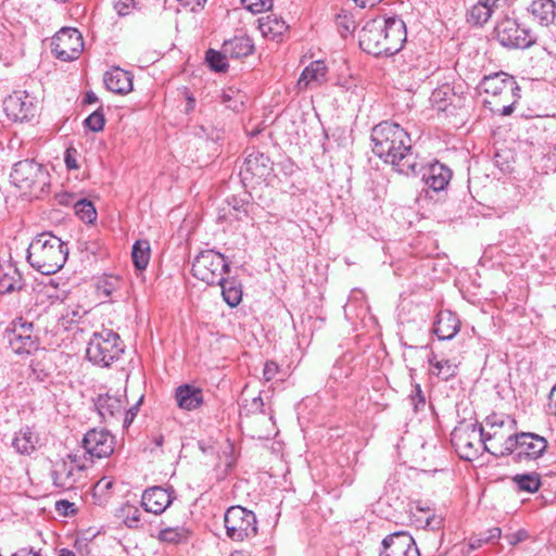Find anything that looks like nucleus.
I'll return each mask as SVG.
<instances>
[{
	"mask_svg": "<svg viewBox=\"0 0 556 556\" xmlns=\"http://www.w3.org/2000/svg\"><path fill=\"white\" fill-rule=\"evenodd\" d=\"M548 410L556 418V383L548 394Z\"/></svg>",
	"mask_w": 556,
	"mask_h": 556,
	"instance_id": "55",
	"label": "nucleus"
},
{
	"mask_svg": "<svg viewBox=\"0 0 556 556\" xmlns=\"http://www.w3.org/2000/svg\"><path fill=\"white\" fill-rule=\"evenodd\" d=\"M125 518L124 523L126 527L130 529H136L139 527L141 520V513L137 507L129 506L125 509Z\"/></svg>",
	"mask_w": 556,
	"mask_h": 556,
	"instance_id": "48",
	"label": "nucleus"
},
{
	"mask_svg": "<svg viewBox=\"0 0 556 556\" xmlns=\"http://www.w3.org/2000/svg\"><path fill=\"white\" fill-rule=\"evenodd\" d=\"M547 440L533 432L509 434L503 443L493 442L488 452L495 457L513 456L515 463L536 460L545 453Z\"/></svg>",
	"mask_w": 556,
	"mask_h": 556,
	"instance_id": "5",
	"label": "nucleus"
},
{
	"mask_svg": "<svg viewBox=\"0 0 556 556\" xmlns=\"http://www.w3.org/2000/svg\"><path fill=\"white\" fill-rule=\"evenodd\" d=\"M460 329V320L458 316L451 311H441L437 315L433 326V332L439 340L453 339Z\"/></svg>",
	"mask_w": 556,
	"mask_h": 556,
	"instance_id": "24",
	"label": "nucleus"
},
{
	"mask_svg": "<svg viewBox=\"0 0 556 556\" xmlns=\"http://www.w3.org/2000/svg\"><path fill=\"white\" fill-rule=\"evenodd\" d=\"M175 401L180 409H198L204 403L203 390L189 383L180 384L175 389Z\"/></svg>",
	"mask_w": 556,
	"mask_h": 556,
	"instance_id": "22",
	"label": "nucleus"
},
{
	"mask_svg": "<svg viewBox=\"0 0 556 556\" xmlns=\"http://www.w3.org/2000/svg\"><path fill=\"white\" fill-rule=\"evenodd\" d=\"M458 366L452 363L450 359H441L435 363L434 368L431 369V374L435 375L443 381L455 377L457 375Z\"/></svg>",
	"mask_w": 556,
	"mask_h": 556,
	"instance_id": "39",
	"label": "nucleus"
},
{
	"mask_svg": "<svg viewBox=\"0 0 556 556\" xmlns=\"http://www.w3.org/2000/svg\"><path fill=\"white\" fill-rule=\"evenodd\" d=\"M11 556H43L40 551H34L33 548H20Z\"/></svg>",
	"mask_w": 556,
	"mask_h": 556,
	"instance_id": "57",
	"label": "nucleus"
},
{
	"mask_svg": "<svg viewBox=\"0 0 556 556\" xmlns=\"http://www.w3.org/2000/svg\"><path fill=\"white\" fill-rule=\"evenodd\" d=\"M3 110L13 122H27L36 115L35 99L26 91L17 90L3 101Z\"/></svg>",
	"mask_w": 556,
	"mask_h": 556,
	"instance_id": "13",
	"label": "nucleus"
},
{
	"mask_svg": "<svg viewBox=\"0 0 556 556\" xmlns=\"http://www.w3.org/2000/svg\"><path fill=\"white\" fill-rule=\"evenodd\" d=\"M67 255L66 243L50 232L38 235L27 250V261L43 275L59 271L64 266Z\"/></svg>",
	"mask_w": 556,
	"mask_h": 556,
	"instance_id": "3",
	"label": "nucleus"
},
{
	"mask_svg": "<svg viewBox=\"0 0 556 556\" xmlns=\"http://www.w3.org/2000/svg\"><path fill=\"white\" fill-rule=\"evenodd\" d=\"M81 445L90 459L109 457L114 452V437L106 430L91 429L84 435Z\"/></svg>",
	"mask_w": 556,
	"mask_h": 556,
	"instance_id": "14",
	"label": "nucleus"
},
{
	"mask_svg": "<svg viewBox=\"0 0 556 556\" xmlns=\"http://www.w3.org/2000/svg\"><path fill=\"white\" fill-rule=\"evenodd\" d=\"M381 22L384 42L389 56L397 53L404 46L407 38L406 25L399 16H389Z\"/></svg>",
	"mask_w": 556,
	"mask_h": 556,
	"instance_id": "17",
	"label": "nucleus"
},
{
	"mask_svg": "<svg viewBox=\"0 0 556 556\" xmlns=\"http://www.w3.org/2000/svg\"><path fill=\"white\" fill-rule=\"evenodd\" d=\"M55 510L62 516H74L77 511L75 504L66 500H60L55 503Z\"/></svg>",
	"mask_w": 556,
	"mask_h": 556,
	"instance_id": "51",
	"label": "nucleus"
},
{
	"mask_svg": "<svg viewBox=\"0 0 556 556\" xmlns=\"http://www.w3.org/2000/svg\"><path fill=\"white\" fill-rule=\"evenodd\" d=\"M372 152L404 175H416L422 162L415 151L408 131L393 121H382L371 129Z\"/></svg>",
	"mask_w": 556,
	"mask_h": 556,
	"instance_id": "1",
	"label": "nucleus"
},
{
	"mask_svg": "<svg viewBox=\"0 0 556 556\" xmlns=\"http://www.w3.org/2000/svg\"><path fill=\"white\" fill-rule=\"evenodd\" d=\"M241 3L254 14L267 11L271 7V0H241Z\"/></svg>",
	"mask_w": 556,
	"mask_h": 556,
	"instance_id": "47",
	"label": "nucleus"
},
{
	"mask_svg": "<svg viewBox=\"0 0 556 556\" xmlns=\"http://www.w3.org/2000/svg\"><path fill=\"white\" fill-rule=\"evenodd\" d=\"M501 536V529L500 528H492L488 531V535H485L484 541L493 542Z\"/></svg>",
	"mask_w": 556,
	"mask_h": 556,
	"instance_id": "58",
	"label": "nucleus"
},
{
	"mask_svg": "<svg viewBox=\"0 0 556 556\" xmlns=\"http://www.w3.org/2000/svg\"><path fill=\"white\" fill-rule=\"evenodd\" d=\"M122 281L114 276H106L97 282V290L104 296H111L121 287Z\"/></svg>",
	"mask_w": 556,
	"mask_h": 556,
	"instance_id": "42",
	"label": "nucleus"
},
{
	"mask_svg": "<svg viewBox=\"0 0 556 556\" xmlns=\"http://www.w3.org/2000/svg\"><path fill=\"white\" fill-rule=\"evenodd\" d=\"M513 481L516 483L519 491L529 493L536 492L541 486V478L536 472L516 475L513 477Z\"/></svg>",
	"mask_w": 556,
	"mask_h": 556,
	"instance_id": "36",
	"label": "nucleus"
},
{
	"mask_svg": "<svg viewBox=\"0 0 556 556\" xmlns=\"http://www.w3.org/2000/svg\"><path fill=\"white\" fill-rule=\"evenodd\" d=\"M226 534L232 541H243L257 533V520L252 510L242 506L229 507L224 516Z\"/></svg>",
	"mask_w": 556,
	"mask_h": 556,
	"instance_id": "9",
	"label": "nucleus"
},
{
	"mask_svg": "<svg viewBox=\"0 0 556 556\" xmlns=\"http://www.w3.org/2000/svg\"><path fill=\"white\" fill-rule=\"evenodd\" d=\"M136 5V0H113V7L118 15L125 16Z\"/></svg>",
	"mask_w": 556,
	"mask_h": 556,
	"instance_id": "50",
	"label": "nucleus"
},
{
	"mask_svg": "<svg viewBox=\"0 0 556 556\" xmlns=\"http://www.w3.org/2000/svg\"><path fill=\"white\" fill-rule=\"evenodd\" d=\"M132 74L119 67H113L105 72L103 81L108 90L127 94L132 90Z\"/></svg>",
	"mask_w": 556,
	"mask_h": 556,
	"instance_id": "23",
	"label": "nucleus"
},
{
	"mask_svg": "<svg viewBox=\"0 0 556 556\" xmlns=\"http://www.w3.org/2000/svg\"><path fill=\"white\" fill-rule=\"evenodd\" d=\"M38 440V435L34 429L25 426L14 434L12 446L20 454L30 455L36 450Z\"/></svg>",
	"mask_w": 556,
	"mask_h": 556,
	"instance_id": "29",
	"label": "nucleus"
},
{
	"mask_svg": "<svg viewBox=\"0 0 556 556\" xmlns=\"http://www.w3.org/2000/svg\"><path fill=\"white\" fill-rule=\"evenodd\" d=\"M222 289V295L224 301L230 306L236 307L242 301V285L236 277H224L220 283H216Z\"/></svg>",
	"mask_w": 556,
	"mask_h": 556,
	"instance_id": "30",
	"label": "nucleus"
},
{
	"mask_svg": "<svg viewBox=\"0 0 556 556\" xmlns=\"http://www.w3.org/2000/svg\"><path fill=\"white\" fill-rule=\"evenodd\" d=\"M452 176L453 173L447 166L435 161L425 168L422 180L428 190L440 192L448 186Z\"/></svg>",
	"mask_w": 556,
	"mask_h": 556,
	"instance_id": "21",
	"label": "nucleus"
},
{
	"mask_svg": "<svg viewBox=\"0 0 556 556\" xmlns=\"http://www.w3.org/2000/svg\"><path fill=\"white\" fill-rule=\"evenodd\" d=\"M85 127L90 129L93 132L101 131L105 125V117L102 109H98L92 112L85 121Z\"/></svg>",
	"mask_w": 556,
	"mask_h": 556,
	"instance_id": "43",
	"label": "nucleus"
},
{
	"mask_svg": "<svg viewBox=\"0 0 556 556\" xmlns=\"http://www.w3.org/2000/svg\"><path fill=\"white\" fill-rule=\"evenodd\" d=\"M529 12L538 23L548 26L556 20V0H533Z\"/></svg>",
	"mask_w": 556,
	"mask_h": 556,
	"instance_id": "26",
	"label": "nucleus"
},
{
	"mask_svg": "<svg viewBox=\"0 0 556 556\" xmlns=\"http://www.w3.org/2000/svg\"><path fill=\"white\" fill-rule=\"evenodd\" d=\"M75 214L85 223H93L97 218V211L91 201L81 199L74 204Z\"/></svg>",
	"mask_w": 556,
	"mask_h": 556,
	"instance_id": "38",
	"label": "nucleus"
},
{
	"mask_svg": "<svg viewBox=\"0 0 556 556\" xmlns=\"http://www.w3.org/2000/svg\"><path fill=\"white\" fill-rule=\"evenodd\" d=\"M228 55L222 51H215L213 49H208L206 51L205 60L208 63L210 67L215 72L224 73L228 70V63L226 59Z\"/></svg>",
	"mask_w": 556,
	"mask_h": 556,
	"instance_id": "40",
	"label": "nucleus"
},
{
	"mask_svg": "<svg viewBox=\"0 0 556 556\" xmlns=\"http://www.w3.org/2000/svg\"><path fill=\"white\" fill-rule=\"evenodd\" d=\"M222 48L228 58L240 59L250 55L254 45L249 36L243 35L225 40Z\"/></svg>",
	"mask_w": 556,
	"mask_h": 556,
	"instance_id": "27",
	"label": "nucleus"
},
{
	"mask_svg": "<svg viewBox=\"0 0 556 556\" xmlns=\"http://www.w3.org/2000/svg\"><path fill=\"white\" fill-rule=\"evenodd\" d=\"M409 402L416 413L425 408L426 396L419 383L414 384L412 393L409 394Z\"/></svg>",
	"mask_w": 556,
	"mask_h": 556,
	"instance_id": "46",
	"label": "nucleus"
},
{
	"mask_svg": "<svg viewBox=\"0 0 556 556\" xmlns=\"http://www.w3.org/2000/svg\"><path fill=\"white\" fill-rule=\"evenodd\" d=\"M131 257L138 270L147 268L150 261V243L147 240H138L132 245Z\"/></svg>",
	"mask_w": 556,
	"mask_h": 556,
	"instance_id": "34",
	"label": "nucleus"
},
{
	"mask_svg": "<svg viewBox=\"0 0 556 556\" xmlns=\"http://www.w3.org/2000/svg\"><path fill=\"white\" fill-rule=\"evenodd\" d=\"M486 425L493 431L485 432L482 427L477 428L475 425L454 430L452 443L462 458L471 460L479 455V446L488 452V448H492V443L497 442L498 428L504 427V420L496 416L488 417Z\"/></svg>",
	"mask_w": 556,
	"mask_h": 556,
	"instance_id": "4",
	"label": "nucleus"
},
{
	"mask_svg": "<svg viewBox=\"0 0 556 556\" xmlns=\"http://www.w3.org/2000/svg\"><path fill=\"white\" fill-rule=\"evenodd\" d=\"M86 457L68 454L65 459L58 462L51 472L53 484L62 490H73L85 478L87 469Z\"/></svg>",
	"mask_w": 556,
	"mask_h": 556,
	"instance_id": "11",
	"label": "nucleus"
},
{
	"mask_svg": "<svg viewBox=\"0 0 556 556\" xmlns=\"http://www.w3.org/2000/svg\"><path fill=\"white\" fill-rule=\"evenodd\" d=\"M83 48V36L76 28L64 27L51 40L52 53L64 62L78 59Z\"/></svg>",
	"mask_w": 556,
	"mask_h": 556,
	"instance_id": "12",
	"label": "nucleus"
},
{
	"mask_svg": "<svg viewBox=\"0 0 556 556\" xmlns=\"http://www.w3.org/2000/svg\"><path fill=\"white\" fill-rule=\"evenodd\" d=\"M191 531L184 527H166L160 530L159 540L161 542L169 543V544H180L188 541L190 538Z\"/></svg>",
	"mask_w": 556,
	"mask_h": 556,
	"instance_id": "33",
	"label": "nucleus"
},
{
	"mask_svg": "<svg viewBox=\"0 0 556 556\" xmlns=\"http://www.w3.org/2000/svg\"><path fill=\"white\" fill-rule=\"evenodd\" d=\"M58 556H76V554L72 549L64 547L58 551Z\"/></svg>",
	"mask_w": 556,
	"mask_h": 556,
	"instance_id": "62",
	"label": "nucleus"
},
{
	"mask_svg": "<svg viewBox=\"0 0 556 556\" xmlns=\"http://www.w3.org/2000/svg\"><path fill=\"white\" fill-rule=\"evenodd\" d=\"M279 371V366L274 361H267L263 369V378L265 381L273 380Z\"/></svg>",
	"mask_w": 556,
	"mask_h": 556,
	"instance_id": "53",
	"label": "nucleus"
},
{
	"mask_svg": "<svg viewBox=\"0 0 556 556\" xmlns=\"http://www.w3.org/2000/svg\"><path fill=\"white\" fill-rule=\"evenodd\" d=\"M485 540V534H480L479 536L470 538L468 546L470 549H477L480 548L483 544L489 543V541Z\"/></svg>",
	"mask_w": 556,
	"mask_h": 556,
	"instance_id": "56",
	"label": "nucleus"
},
{
	"mask_svg": "<svg viewBox=\"0 0 556 556\" xmlns=\"http://www.w3.org/2000/svg\"><path fill=\"white\" fill-rule=\"evenodd\" d=\"M124 352L119 336L111 329L93 332L89 339L86 355L88 359L100 367H109Z\"/></svg>",
	"mask_w": 556,
	"mask_h": 556,
	"instance_id": "6",
	"label": "nucleus"
},
{
	"mask_svg": "<svg viewBox=\"0 0 556 556\" xmlns=\"http://www.w3.org/2000/svg\"><path fill=\"white\" fill-rule=\"evenodd\" d=\"M263 405H264L263 401H262V399L260 396L253 399V406H255L256 408H262Z\"/></svg>",
	"mask_w": 556,
	"mask_h": 556,
	"instance_id": "64",
	"label": "nucleus"
},
{
	"mask_svg": "<svg viewBox=\"0 0 556 556\" xmlns=\"http://www.w3.org/2000/svg\"><path fill=\"white\" fill-rule=\"evenodd\" d=\"M142 400H143V396H141L139 399V401L135 405H132L130 408L124 409L123 415H122V421H123L124 428H128L131 425V422L134 421L135 417L138 414L139 405L141 404Z\"/></svg>",
	"mask_w": 556,
	"mask_h": 556,
	"instance_id": "49",
	"label": "nucleus"
},
{
	"mask_svg": "<svg viewBox=\"0 0 556 556\" xmlns=\"http://www.w3.org/2000/svg\"><path fill=\"white\" fill-rule=\"evenodd\" d=\"M112 486L113 480L108 477H103L94 484L92 496L98 501L99 504H102V502L105 501V496Z\"/></svg>",
	"mask_w": 556,
	"mask_h": 556,
	"instance_id": "45",
	"label": "nucleus"
},
{
	"mask_svg": "<svg viewBox=\"0 0 556 556\" xmlns=\"http://www.w3.org/2000/svg\"><path fill=\"white\" fill-rule=\"evenodd\" d=\"M381 544L380 556H420L414 538L404 531L387 535Z\"/></svg>",
	"mask_w": 556,
	"mask_h": 556,
	"instance_id": "15",
	"label": "nucleus"
},
{
	"mask_svg": "<svg viewBox=\"0 0 556 556\" xmlns=\"http://www.w3.org/2000/svg\"><path fill=\"white\" fill-rule=\"evenodd\" d=\"M480 93H484V104L502 116L510 115L520 99L521 89L515 78L504 72L493 73L482 78Z\"/></svg>",
	"mask_w": 556,
	"mask_h": 556,
	"instance_id": "2",
	"label": "nucleus"
},
{
	"mask_svg": "<svg viewBox=\"0 0 556 556\" xmlns=\"http://www.w3.org/2000/svg\"><path fill=\"white\" fill-rule=\"evenodd\" d=\"M23 287L22 275L11 261L0 262V293H11Z\"/></svg>",
	"mask_w": 556,
	"mask_h": 556,
	"instance_id": "25",
	"label": "nucleus"
},
{
	"mask_svg": "<svg viewBox=\"0 0 556 556\" xmlns=\"http://www.w3.org/2000/svg\"><path fill=\"white\" fill-rule=\"evenodd\" d=\"M507 0H476L467 9L466 20L472 26H483L490 18L503 11Z\"/></svg>",
	"mask_w": 556,
	"mask_h": 556,
	"instance_id": "18",
	"label": "nucleus"
},
{
	"mask_svg": "<svg viewBox=\"0 0 556 556\" xmlns=\"http://www.w3.org/2000/svg\"><path fill=\"white\" fill-rule=\"evenodd\" d=\"M7 337L12 351L16 354H30L38 350V338L35 334L8 333Z\"/></svg>",
	"mask_w": 556,
	"mask_h": 556,
	"instance_id": "32",
	"label": "nucleus"
},
{
	"mask_svg": "<svg viewBox=\"0 0 556 556\" xmlns=\"http://www.w3.org/2000/svg\"><path fill=\"white\" fill-rule=\"evenodd\" d=\"M207 138H210L214 142H218L223 139V131L219 129L212 130L210 135H207Z\"/></svg>",
	"mask_w": 556,
	"mask_h": 556,
	"instance_id": "60",
	"label": "nucleus"
},
{
	"mask_svg": "<svg viewBox=\"0 0 556 556\" xmlns=\"http://www.w3.org/2000/svg\"><path fill=\"white\" fill-rule=\"evenodd\" d=\"M454 96L448 85L441 86L434 89L431 93L430 101L440 111H445L447 105L451 103V99Z\"/></svg>",
	"mask_w": 556,
	"mask_h": 556,
	"instance_id": "37",
	"label": "nucleus"
},
{
	"mask_svg": "<svg viewBox=\"0 0 556 556\" xmlns=\"http://www.w3.org/2000/svg\"><path fill=\"white\" fill-rule=\"evenodd\" d=\"M10 177L18 189L36 197L49 186L48 170L35 160H23L15 163Z\"/></svg>",
	"mask_w": 556,
	"mask_h": 556,
	"instance_id": "7",
	"label": "nucleus"
},
{
	"mask_svg": "<svg viewBox=\"0 0 556 556\" xmlns=\"http://www.w3.org/2000/svg\"><path fill=\"white\" fill-rule=\"evenodd\" d=\"M126 406L125 395L99 394L94 400V407L102 420L112 424L122 419Z\"/></svg>",
	"mask_w": 556,
	"mask_h": 556,
	"instance_id": "20",
	"label": "nucleus"
},
{
	"mask_svg": "<svg viewBox=\"0 0 556 556\" xmlns=\"http://www.w3.org/2000/svg\"><path fill=\"white\" fill-rule=\"evenodd\" d=\"M326 74L327 66L325 62L320 60L314 61L308 66H306L302 72L299 79V86L307 87L311 84L320 85L323 81L326 80Z\"/></svg>",
	"mask_w": 556,
	"mask_h": 556,
	"instance_id": "31",
	"label": "nucleus"
},
{
	"mask_svg": "<svg viewBox=\"0 0 556 556\" xmlns=\"http://www.w3.org/2000/svg\"><path fill=\"white\" fill-rule=\"evenodd\" d=\"M175 498L176 495L173 488L152 486L142 493L141 505L146 511L160 515L166 510Z\"/></svg>",
	"mask_w": 556,
	"mask_h": 556,
	"instance_id": "19",
	"label": "nucleus"
},
{
	"mask_svg": "<svg viewBox=\"0 0 556 556\" xmlns=\"http://www.w3.org/2000/svg\"><path fill=\"white\" fill-rule=\"evenodd\" d=\"M242 170L253 177L264 178L271 170L269 157L261 152H252L247 156Z\"/></svg>",
	"mask_w": 556,
	"mask_h": 556,
	"instance_id": "28",
	"label": "nucleus"
},
{
	"mask_svg": "<svg viewBox=\"0 0 556 556\" xmlns=\"http://www.w3.org/2000/svg\"><path fill=\"white\" fill-rule=\"evenodd\" d=\"M494 35L498 43L508 49H526L536 40L530 28L521 26L517 20L508 16L496 24Z\"/></svg>",
	"mask_w": 556,
	"mask_h": 556,
	"instance_id": "10",
	"label": "nucleus"
},
{
	"mask_svg": "<svg viewBox=\"0 0 556 556\" xmlns=\"http://www.w3.org/2000/svg\"><path fill=\"white\" fill-rule=\"evenodd\" d=\"M443 518L435 515H428L424 521V528L430 530H438L442 527Z\"/></svg>",
	"mask_w": 556,
	"mask_h": 556,
	"instance_id": "54",
	"label": "nucleus"
},
{
	"mask_svg": "<svg viewBox=\"0 0 556 556\" xmlns=\"http://www.w3.org/2000/svg\"><path fill=\"white\" fill-rule=\"evenodd\" d=\"M230 264L226 257L214 250L200 252L192 263V275L208 286L220 283L227 273Z\"/></svg>",
	"mask_w": 556,
	"mask_h": 556,
	"instance_id": "8",
	"label": "nucleus"
},
{
	"mask_svg": "<svg viewBox=\"0 0 556 556\" xmlns=\"http://www.w3.org/2000/svg\"><path fill=\"white\" fill-rule=\"evenodd\" d=\"M78 152L75 148L70 147L65 150L64 162L68 169H78L79 165L77 162Z\"/></svg>",
	"mask_w": 556,
	"mask_h": 556,
	"instance_id": "52",
	"label": "nucleus"
},
{
	"mask_svg": "<svg viewBox=\"0 0 556 556\" xmlns=\"http://www.w3.org/2000/svg\"><path fill=\"white\" fill-rule=\"evenodd\" d=\"M441 359H438L437 355L431 352V354L428 357V363L431 365L432 368H434L435 363H439Z\"/></svg>",
	"mask_w": 556,
	"mask_h": 556,
	"instance_id": "63",
	"label": "nucleus"
},
{
	"mask_svg": "<svg viewBox=\"0 0 556 556\" xmlns=\"http://www.w3.org/2000/svg\"><path fill=\"white\" fill-rule=\"evenodd\" d=\"M380 21L366 23L359 33V47L375 56H389Z\"/></svg>",
	"mask_w": 556,
	"mask_h": 556,
	"instance_id": "16",
	"label": "nucleus"
},
{
	"mask_svg": "<svg viewBox=\"0 0 556 556\" xmlns=\"http://www.w3.org/2000/svg\"><path fill=\"white\" fill-rule=\"evenodd\" d=\"M260 29L265 36L276 38L287 31L288 25L276 15H268L261 21Z\"/></svg>",
	"mask_w": 556,
	"mask_h": 556,
	"instance_id": "35",
	"label": "nucleus"
},
{
	"mask_svg": "<svg viewBox=\"0 0 556 556\" xmlns=\"http://www.w3.org/2000/svg\"><path fill=\"white\" fill-rule=\"evenodd\" d=\"M8 333H14L16 336L34 334V325L20 317L11 323L8 328Z\"/></svg>",
	"mask_w": 556,
	"mask_h": 556,
	"instance_id": "44",
	"label": "nucleus"
},
{
	"mask_svg": "<svg viewBox=\"0 0 556 556\" xmlns=\"http://www.w3.org/2000/svg\"><path fill=\"white\" fill-rule=\"evenodd\" d=\"M85 103L87 104H92V103H96L98 102V97L94 92L92 91H88L85 96Z\"/></svg>",
	"mask_w": 556,
	"mask_h": 556,
	"instance_id": "61",
	"label": "nucleus"
},
{
	"mask_svg": "<svg viewBox=\"0 0 556 556\" xmlns=\"http://www.w3.org/2000/svg\"><path fill=\"white\" fill-rule=\"evenodd\" d=\"M220 101L227 109L232 111H240L243 106V96L232 88H228L222 92Z\"/></svg>",
	"mask_w": 556,
	"mask_h": 556,
	"instance_id": "41",
	"label": "nucleus"
},
{
	"mask_svg": "<svg viewBox=\"0 0 556 556\" xmlns=\"http://www.w3.org/2000/svg\"><path fill=\"white\" fill-rule=\"evenodd\" d=\"M355 3L361 8L374 7L381 2L382 0H354Z\"/></svg>",
	"mask_w": 556,
	"mask_h": 556,
	"instance_id": "59",
	"label": "nucleus"
}]
</instances>
